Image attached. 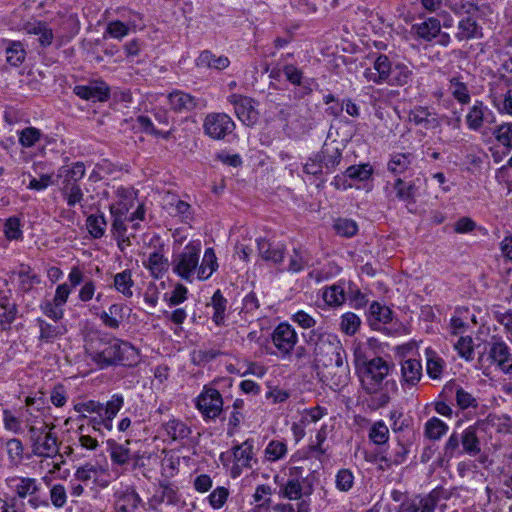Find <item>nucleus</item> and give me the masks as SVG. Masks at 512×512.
Here are the masks:
<instances>
[{
    "label": "nucleus",
    "instance_id": "nucleus-20",
    "mask_svg": "<svg viewBox=\"0 0 512 512\" xmlns=\"http://www.w3.org/2000/svg\"><path fill=\"white\" fill-rule=\"evenodd\" d=\"M393 64L386 55H379L373 64V69L365 70V77L368 81H372L376 84L387 82L392 70Z\"/></svg>",
    "mask_w": 512,
    "mask_h": 512
},
{
    "label": "nucleus",
    "instance_id": "nucleus-26",
    "mask_svg": "<svg viewBox=\"0 0 512 512\" xmlns=\"http://www.w3.org/2000/svg\"><path fill=\"white\" fill-rule=\"evenodd\" d=\"M441 29L440 21L435 17H430L421 23L412 25V32L426 42H431L437 37Z\"/></svg>",
    "mask_w": 512,
    "mask_h": 512
},
{
    "label": "nucleus",
    "instance_id": "nucleus-42",
    "mask_svg": "<svg viewBox=\"0 0 512 512\" xmlns=\"http://www.w3.org/2000/svg\"><path fill=\"white\" fill-rule=\"evenodd\" d=\"M6 61L11 66H19L26 57L24 45L20 41H7L5 46Z\"/></svg>",
    "mask_w": 512,
    "mask_h": 512
},
{
    "label": "nucleus",
    "instance_id": "nucleus-36",
    "mask_svg": "<svg viewBox=\"0 0 512 512\" xmlns=\"http://www.w3.org/2000/svg\"><path fill=\"white\" fill-rule=\"evenodd\" d=\"M144 266L151 272V275L158 279L168 270V259L165 258L159 251L151 253L147 261L143 262Z\"/></svg>",
    "mask_w": 512,
    "mask_h": 512
},
{
    "label": "nucleus",
    "instance_id": "nucleus-12",
    "mask_svg": "<svg viewBox=\"0 0 512 512\" xmlns=\"http://www.w3.org/2000/svg\"><path fill=\"white\" fill-rule=\"evenodd\" d=\"M490 96L494 106L502 114L512 116V81L501 76L490 83Z\"/></svg>",
    "mask_w": 512,
    "mask_h": 512
},
{
    "label": "nucleus",
    "instance_id": "nucleus-24",
    "mask_svg": "<svg viewBox=\"0 0 512 512\" xmlns=\"http://www.w3.org/2000/svg\"><path fill=\"white\" fill-rule=\"evenodd\" d=\"M229 64L228 57L224 55L217 56L210 50H203L195 60V65L198 68L224 70Z\"/></svg>",
    "mask_w": 512,
    "mask_h": 512
},
{
    "label": "nucleus",
    "instance_id": "nucleus-23",
    "mask_svg": "<svg viewBox=\"0 0 512 512\" xmlns=\"http://www.w3.org/2000/svg\"><path fill=\"white\" fill-rule=\"evenodd\" d=\"M422 364L417 359H406L401 363V383L415 386L422 378Z\"/></svg>",
    "mask_w": 512,
    "mask_h": 512
},
{
    "label": "nucleus",
    "instance_id": "nucleus-57",
    "mask_svg": "<svg viewBox=\"0 0 512 512\" xmlns=\"http://www.w3.org/2000/svg\"><path fill=\"white\" fill-rule=\"evenodd\" d=\"M448 431V426L439 418L432 417L425 423L424 433L431 440H438Z\"/></svg>",
    "mask_w": 512,
    "mask_h": 512
},
{
    "label": "nucleus",
    "instance_id": "nucleus-17",
    "mask_svg": "<svg viewBox=\"0 0 512 512\" xmlns=\"http://www.w3.org/2000/svg\"><path fill=\"white\" fill-rule=\"evenodd\" d=\"M484 122H494L493 112L482 101L476 100L466 115L467 126L473 131H478Z\"/></svg>",
    "mask_w": 512,
    "mask_h": 512
},
{
    "label": "nucleus",
    "instance_id": "nucleus-25",
    "mask_svg": "<svg viewBox=\"0 0 512 512\" xmlns=\"http://www.w3.org/2000/svg\"><path fill=\"white\" fill-rule=\"evenodd\" d=\"M24 29L27 34L38 36V42L42 47H48L52 44L54 34L46 22L33 21L25 24Z\"/></svg>",
    "mask_w": 512,
    "mask_h": 512
},
{
    "label": "nucleus",
    "instance_id": "nucleus-15",
    "mask_svg": "<svg viewBox=\"0 0 512 512\" xmlns=\"http://www.w3.org/2000/svg\"><path fill=\"white\" fill-rule=\"evenodd\" d=\"M229 102L234 106L238 119L247 126L254 124L257 120L258 112L254 107V100L250 97L240 94L229 96Z\"/></svg>",
    "mask_w": 512,
    "mask_h": 512
},
{
    "label": "nucleus",
    "instance_id": "nucleus-16",
    "mask_svg": "<svg viewBox=\"0 0 512 512\" xmlns=\"http://www.w3.org/2000/svg\"><path fill=\"white\" fill-rule=\"evenodd\" d=\"M438 502V492L433 490L424 497L416 496L401 502L398 512H433Z\"/></svg>",
    "mask_w": 512,
    "mask_h": 512
},
{
    "label": "nucleus",
    "instance_id": "nucleus-35",
    "mask_svg": "<svg viewBox=\"0 0 512 512\" xmlns=\"http://www.w3.org/2000/svg\"><path fill=\"white\" fill-rule=\"evenodd\" d=\"M393 190L395 191L396 198L400 201L414 203L417 194V187L415 181L406 182L401 178H396L393 183Z\"/></svg>",
    "mask_w": 512,
    "mask_h": 512
},
{
    "label": "nucleus",
    "instance_id": "nucleus-19",
    "mask_svg": "<svg viewBox=\"0 0 512 512\" xmlns=\"http://www.w3.org/2000/svg\"><path fill=\"white\" fill-rule=\"evenodd\" d=\"M127 312H130V309H128L126 305L122 303H114L110 305L107 310L95 314L100 318L105 327L117 330L125 317L129 315Z\"/></svg>",
    "mask_w": 512,
    "mask_h": 512
},
{
    "label": "nucleus",
    "instance_id": "nucleus-31",
    "mask_svg": "<svg viewBox=\"0 0 512 512\" xmlns=\"http://www.w3.org/2000/svg\"><path fill=\"white\" fill-rule=\"evenodd\" d=\"M141 503V498L133 488H126L118 495L116 508L120 512H135Z\"/></svg>",
    "mask_w": 512,
    "mask_h": 512
},
{
    "label": "nucleus",
    "instance_id": "nucleus-30",
    "mask_svg": "<svg viewBox=\"0 0 512 512\" xmlns=\"http://www.w3.org/2000/svg\"><path fill=\"white\" fill-rule=\"evenodd\" d=\"M415 161L413 153H393L387 163V169L395 175L406 172Z\"/></svg>",
    "mask_w": 512,
    "mask_h": 512
},
{
    "label": "nucleus",
    "instance_id": "nucleus-1",
    "mask_svg": "<svg viewBox=\"0 0 512 512\" xmlns=\"http://www.w3.org/2000/svg\"><path fill=\"white\" fill-rule=\"evenodd\" d=\"M84 348L89 359L99 369L113 366L132 367L139 362L138 350L130 342L105 332L90 333Z\"/></svg>",
    "mask_w": 512,
    "mask_h": 512
},
{
    "label": "nucleus",
    "instance_id": "nucleus-48",
    "mask_svg": "<svg viewBox=\"0 0 512 512\" xmlns=\"http://www.w3.org/2000/svg\"><path fill=\"white\" fill-rule=\"evenodd\" d=\"M218 268L217 258L212 248H207L204 252L202 263L198 268V278L200 280L208 279Z\"/></svg>",
    "mask_w": 512,
    "mask_h": 512
},
{
    "label": "nucleus",
    "instance_id": "nucleus-58",
    "mask_svg": "<svg viewBox=\"0 0 512 512\" xmlns=\"http://www.w3.org/2000/svg\"><path fill=\"white\" fill-rule=\"evenodd\" d=\"M373 173L370 164L352 165L345 170V176L356 181H366Z\"/></svg>",
    "mask_w": 512,
    "mask_h": 512
},
{
    "label": "nucleus",
    "instance_id": "nucleus-59",
    "mask_svg": "<svg viewBox=\"0 0 512 512\" xmlns=\"http://www.w3.org/2000/svg\"><path fill=\"white\" fill-rule=\"evenodd\" d=\"M370 440L376 445L385 444L389 439V430L383 421L375 422L369 431Z\"/></svg>",
    "mask_w": 512,
    "mask_h": 512
},
{
    "label": "nucleus",
    "instance_id": "nucleus-29",
    "mask_svg": "<svg viewBox=\"0 0 512 512\" xmlns=\"http://www.w3.org/2000/svg\"><path fill=\"white\" fill-rule=\"evenodd\" d=\"M410 119L416 124L426 129H434L440 126V121L435 113H432L427 107H415L410 112Z\"/></svg>",
    "mask_w": 512,
    "mask_h": 512
},
{
    "label": "nucleus",
    "instance_id": "nucleus-6",
    "mask_svg": "<svg viewBox=\"0 0 512 512\" xmlns=\"http://www.w3.org/2000/svg\"><path fill=\"white\" fill-rule=\"evenodd\" d=\"M28 436L35 456L52 458L58 454L57 437L51 432L45 421H42L38 428L32 427Z\"/></svg>",
    "mask_w": 512,
    "mask_h": 512
},
{
    "label": "nucleus",
    "instance_id": "nucleus-39",
    "mask_svg": "<svg viewBox=\"0 0 512 512\" xmlns=\"http://www.w3.org/2000/svg\"><path fill=\"white\" fill-rule=\"evenodd\" d=\"M448 90L460 104H468L471 100L470 92L466 83L460 76H453L449 79Z\"/></svg>",
    "mask_w": 512,
    "mask_h": 512
},
{
    "label": "nucleus",
    "instance_id": "nucleus-18",
    "mask_svg": "<svg viewBox=\"0 0 512 512\" xmlns=\"http://www.w3.org/2000/svg\"><path fill=\"white\" fill-rule=\"evenodd\" d=\"M259 256L267 262L280 264L283 262L286 247L280 242H271L265 238L256 240Z\"/></svg>",
    "mask_w": 512,
    "mask_h": 512
},
{
    "label": "nucleus",
    "instance_id": "nucleus-34",
    "mask_svg": "<svg viewBox=\"0 0 512 512\" xmlns=\"http://www.w3.org/2000/svg\"><path fill=\"white\" fill-rule=\"evenodd\" d=\"M25 403L26 409L21 412V419L26 424L29 433L32 427L38 428V423L41 425L43 413L38 407H34L36 403L34 398L27 397Z\"/></svg>",
    "mask_w": 512,
    "mask_h": 512
},
{
    "label": "nucleus",
    "instance_id": "nucleus-7",
    "mask_svg": "<svg viewBox=\"0 0 512 512\" xmlns=\"http://www.w3.org/2000/svg\"><path fill=\"white\" fill-rule=\"evenodd\" d=\"M124 405V398L120 394H113L111 399L106 402V410L95 415H79L80 421H85L87 426H91L94 431L104 433L103 430L111 431L113 420Z\"/></svg>",
    "mask_w": 512,
    "mask_h": 512
},
{
    "label": "nucleus",
    "instance_id": "nucleus-13",
    "mask_svg": "<svg viewBox=\"0 0 512 512\" xmlns=\"http://www.w3.org/2000/svg\"><path fill=\"white\" fill-rule=\"evenodd\" d=\"M297 340L295 329L288 323H280L272 333V342L282 356L291 353Z\"/></svg>",
    "mask_w": 512,
    "mask_h": 512
},
{
    "label": "nucleus",
    "instance_id": "nucleus-49",
    "mask_svg": "<svg viewBox=\"0 0 512 512\" xmlns=\"http://www.w3.org/2000/svg\"><path fill=\"white\" fill-rule=\"evenodd\" d=\"M463 452L475 456L480 453V442L473 426L466 428L461 434Z\"/></svg>",
    "mask_w": 512,
    "mask_h": 512
},
{
    "label": "nucleus",
    "instance_id": "nucleus-61",
    "mask_svg": "<svg viewBox=\"0 0 512 512\" xmlns=\"http://www.w3.org/2000/svg\"><path fill=\"white\" fill-rule=\"evenodd\" d=\"M308 266V259L305 257L304 251L300 248H294L293 254L290 256L287 271L291 273H299Z\"/></svg>",
    "mask_w": 512,
    "mask_h": 512
},
{
    "label": "nucleus",
    "instance_id": "nucleus-33",
    "mask_svg": "<svg viewBox=\"0 0 512 512\" xmlns=\"http://www.w3.org/2000/svg\"><path fill=\"white\" fill-rule=\"evenodd\" d=\"M16 275L18 277V289L23 293L31 291L34 285L40 283L39 276L33 272L29 265L21 264Z\"/></svg>",
    "mask_w": 512,
    "mask_h": 512
},
{
    "label": "nucleus",
    "instance_id": "nucleus-4",
    "mask_svg": "<svg viewBox=\"0 0 512 512\" xmlns=\"http://www.w3.org/2000/svg\"><path fill=\"white\" fill-rule=\"evenodd\" d=\"M5 482L8 489L13 493L11 498H18L20 501L28 498V504L34 509L40 506H48L46 500L40 499L41 485L35 478L10 476L6 478Z\"/></svg>",
    "mask_w": 512,
    "mask_h": 512
},
{
    "label": "nucleus",
    "instance_id": "nucleus-3",
    "mask_svg": "<svg viewBox=\"0 0 512 512\" xmlns=\"http://www.w3.org/2000/svg\"><path fill=\"white\" fill-rule=\"evenodd\" d=\"M308 345H313L314 362L317 367H335L341 372H346V352L338 336L332 333L311 330L303 335Z\"/></svg>",
    "mask_w": 512,
    "mask_h": 512
},
{
    "label": "nucleus",
    "instance_id": "nucleus-2",
    "mask_svg": "<svg viewBox=\"0 0 512 512\" xmlns=\"http://www.w3.org/2000/svg\"><path fill=\"white\" fill-rule=\"evenodd\" d=\"M355 363L362 389L367 394L376 396L373 399L374 406L376 408L386 406L391 400L389 389L392 392L397 390L395 380L387 379L393 365L381 357L368 360L361 359L358 355H356Z\"/></svg>",
    "mask_w": 512,
    "mask_h": 512
},
{
    "label": "nucleus",
    "instance_id": "nucleus-32",
    "mask_svg": "<svg viewBox=\"0 0 512 512\" xmlns=\"http://www.w3.org/2000/svg\"><path fill=\"white\" fill-rule=\"evenodd\" d=\"M319 160L322 161L324 167L330 172L335 169L341 162L342 152L333 144L325 143L320 152H318Z\"/></svg>",
    "mask_w": 512,
    "mask_h": 512
},
{
    "label": "nucleus",
    "instance_id": "nucleus-8",
    "mask_svg": "<svg viewBox=\"0 0 512 512\" xmlns=\"http://www.w3.org/2000/svg\"><path fill=\"white\" fill-rule=\"evenodd\" d=\"M200 252V242H189L180 253L173 256V272L182 279L190 281L198 267Z\"/></svg>",
    "mask_w": 512,
    "mask_h": 512
},
{
    "label": "nucleus",
    "instance_id": "nucleus-38",
    "mask_svg": "<svg viewBox=\"0 0 512 512\" xmlns=\"http://www.w3.org/2000/svg\"><path fill=\"white\" fill-rule=\"evenodd\" d=\"M18 142L23 148H32L46 138L44 133L33 126L25 127L17 131Z\"/></svg>",
    "mask_w": 512,
    "mask_h": 512
},
{
    "label": "nucleus",
    "instance_id": "nucleus-46",
    "mask_svg": "<svg viewBox=\"0 0 512 512\" xmlns=\"http://www.w3.org/2000/svg\"><path fill=\"white\" fill-rule=\"evenodd\" d=\"M163 428L166 432V434L172 439V440H182L187 438L191 430L190 428L181 420L179 419H170L168 422L163 424Z\"/></svg>",
    "mask_w": 512,
    "mask_h": 512
},
{
    "label": "nucleus",
    "instance_id": "nucleus-9",
    "mask_svg": "<svg viewBox=\"0 0 512 512\" xmlns=\"http://www.w3.org/2000/svg\"><path fill=\"white\" fill-rule=\"evenodd\" d=\"M223 398L213 383L204 385L196 398V408L205 420H215L223 411Z\"/></svg>",
    "mask_w": 512,
    "mask_h": 512
},
{
    "label": "nucleus",
    "instance_id": "nucleus-14",
    "mask_svg": "<svg viewBox=\"0 0 512 512\" xmlns=\"http://www.w3.org/2000/svg\"><path fill=\"white\" fill-rule=\"evenodd\" d=\"M73 92L81 99L93 102H104L110 97V88L102 80H93L86 85H76Z\"/></svg>",
    "mask_w": 512,
    "mask_h": 512
},
{
    "label": "nucleus",
    "instance_id": "nucleus-63",
    "mask_svg": "<svg viewBox=\"0 0 512 512\" xmlns=\"http://www.w3.org/2000/svg\"><path fill=\"white\" fill-rule=\"evenodd\" d=\"M360 324V318L352 312L345 313L341 317L340 327L347 335H354L360 327Z\"/></svg>",
    "mask_w": 512,
    "mask_h": 512
},
{
    "label": "nucleus",
    "instance_id": "nucleus-47",
    "mask_svg": "<svg viewBox=\"0 0 512 512\" xmlns=\"http://www.w3.org/2000/svg\"><path fill=\"white\" fill-rule=\"evenodd\" d=\"M445 393H455L457 405L461 409H467L469 407H476V399L462 387L455 384H447L444 387Z\"/></svg>",
    "mask_w": 512,
    "mask_h": 512
},
{
    "label": "nucleus",
    "instance_id": "nucleus-43",
    "mask_svg": "<svg viewBox=\"0 0 512 512\" xmlns=\"http://www.w3.org/2000/svg\"><path fill=\"white\" fill-rule=\"evenodd\" d=\"M60 191L69 207L80 204L84 197L79 183L61 182Z\"/></svg>",
    "mask_w": 512,
    "mask_h": 512
},
{
    "label": "nucleus",
    "instance_id": "nucleus-21",
    "mask_svg": "<svg viewBox=\"0 0 512 512\" xmlns=\"http://www.w3.org/2000/svg\"><path fill=\"white\" fill-rule=\"evenodd\" d=\"M168 105L177 113L190 112L197 107L198 99L194 96L175 90L167 95Z\"/></svg>",
    "mask_w": 512,
    "mask_h": 512
},
{
    "label": "nucleus",
    "instance_id": "nucleus-60",
    "mask_svg": "<svg viewBox=\"0 0 512 512\" xmlns=\"http://www.w3.org/2000/svg\"><path fill=\"white\" fill-rule=\"evenodd\" d=\"M454 348L458 352V355L466 361H471L474 358V345L472 337L461 336L454 344Z\"/></svg>",
    "mask_w": 512,
    "mask_h": 512
},
{
    "label": "nucleus",
    "instance_id": "nucleus-55",
    "mask_svg": "<svg viewBox=\"0 0 512 512\" xmlns=\"http://www.w3.org/2000/svg\"><path fill=\"white\" fill-rule=\"evenodd\" d=\"M288 452L287 445L280 440H272L264 450V458L268 462H275L283 459Z\"/></svg>",
    "mask_w": 512,
    "mask_h": 512
},
{
    "label": "nucleus",
    "instance_id": "nucleus-28",
    "mask_svg": "<svg viewBox=\"0 0 512 512\" xmlns=\"http://www.w3.org/2000/svg\"><path fill=\"white\" fill-rule=\"evenodd\" d=\"M227 299L220 289L216 290L207 306L213 309L212 321L216 326H224L226 321Z\"/></svg>",
    "mask_w": 512,
    "mask_h": 512
},
{
    "label": "nucleus",
    "instance_id": "nucleus-64",
    "mask_svg": "<svg viewBox=\"0 0 512 512\" xmlns=\"http://www.w3.org/2000/svg\"><path fill=\"white\" fill-rule=\"evenodd\" d=\"M493 134L500 144L509 149L512 148V124L504 123L498 126Z\"/></svg>",
    "mask_w": 512,
    "mask_h": 512
},
{
    "label": "nucleus",
    "instance_id": "nucleus-53",
    "mask_svg": "<svg viewBox=\"0 0 512 512\" xmlns=\"http://www.w3.org/2000/svg\"><path fill=\"white\" fill-rule=\"evenodd\" d=\"M480 28L475 20L467 17L458 23L456 38L460 41L476 38L480 35Z\"/></svg>",
    "mask_w": 512,
    "mask_h": 512
},
{
    "label": "nucleus",
    "instance_id": "nucleus-5",
    "mask_svg": "<svg viewBox=\"0 0 512 512\" xmlns=\"http://www.w3.org/2000/svg\"><path fill=\"white\" fill-rule=\"evenodd\" d=\"M313 492V484L304 475V468L293 466L289 468L288 479L279 484V496L289 500H301L303 496H309Z\"/></svg>",
    "mask_w": 512,
    "mask_h": 512
},
{
    "label": "nucleus",
    "instance_id": "nucleus-62",
    "mask_svg": "<svg viewBox=\"0 0 512 512\" xmlns=\"http://www.w3.org/2000/svg\"><path fill=\"white\" fill-rule=\"evenodd\" d=\"M369 313L373 320L379 323H389L392 320V311L389 307L378 302H373L369 307Z\"/></svg>",
    "mask_w": 512,
    "mask_h": 512
},
{
    "label": "nucleus",
    "instance_id": "nucleus-45",
    "mask_svg": "<svg viewBox=\"0 0 512 512\" xmlns=\"http://www.w3.org/2000/svg\"><path fill=\"white\" fill-rule=\"evenodd\" d=\"M85 171L83 162H75L71 166L61 167L58 176L62 178V182L79 183L85 176Z\"/></svg>",
    "mask_w": 512,
    "mask_h": 512
},
{
    "label": "nucleus",
    "instance_id": "nucleus-22",
    "mask_svg": "<svg viewBox=\"0 0 512 512\" xmlns=\"http://www.w3.org/2000/svg\"><path fill=\"white\" fill-rule=\"evenodd\" d=\"M129 444L130 441H126L121 444L113 439L107 440V451L109 452L113 464L125 466L128 465L131 460L137 458V456L129 449Z\"/></svg>",
    "mask_w": 512,
    "mask_h": 512
},
{
    "label": "nucleus",
    "instance_id": "nucleus-11",
    "mask_svg": "<svg viewBox=\"0 0 512 512\" xmlns=\"http://www.w3.org/2000/svg\"><path fill=\"white\" fill-rule=\"evenodd\" d=\"M487 360L501 372L512 377V353L508 344L493 336L487 343Z\"/></svg>",
    "mask_w": 512,
    "mask_h": 512
},
{
    "label": "nucleus",
    "instance_id": "nucleus-44",
    "mask_svg": "<svg viewBox=\"0 0 512 512\" xmlns=\"http://www.w3.org/2000/svg\"><path fill=\"white\" fill-rule=\"evenodd\" d=\"M113 286L126 298H131L133 296V286L134 281L132 279V273L130 270L126 269L120 273L114 275Z\"/></svg>",
    "mask_w": 512,
    "mask_h": 512
},
{
    "label": "nucleus",
    "instance_id": "nucleus-27",
    "mask_svg": "<svg viewBox=\"0 0 512 512\" xmlns=\"http://www.w3.org/2000/svg\"><path fill=\"white\" fill-rule=\"evenodd\" d=\"M283 74L286 80L294 86L301 87L303 95H309L312 92L310 79L304 77L302 70L293 64L283 66Z\"/></svg>",
    "mask_w": 512,
    "mask_h": 512
},
{
    "label": "nucleus",
    "instance_id": "nucleus-56",
    "mask_svg": "<svg viewBox=\"0 0 512 512\" xmlns=\"http://www.w3.org/2000/svg\"><path fill=\"white\" fill-rule=\"evenodd\" d=\"M327 435V426L324 425L318 430L315 441H312L308 446L311 457L320 460L321 457L326 454L327 448L324 446V443L327 439Z\"/></svg>",
    "mask_w": 512,
    "mask_h": 512
},
{
    "label": "nucleus",
    "instance_id": "nucleus-52",
    "mask_svg": "<svg viewBox=\"0 0 512 512\" xmlns=\"http://www.w3.org/2000/svg\"><path fill=\"white\" fill-rule=\"evenodd\" d=\"M322 297L329 306H340L346 300L343 284H333L325 288Z\"/></svg>",
    "mask_w": 512,
    "mask_h": 512
},
{
    "label": "nucleus",
    "instance_id": "nucleus-50",
    "mask_svg": "<svg viewBox=\"0 0 512 512\" xmlns=\"http://www.w3.org/2000/svg\"><path fill=\"white\" fill-rule=\"evenodd\" d=\"M86 227L93 238L99 239L103 237L107 227V221L104 214L99 213L89 215L86 219Z\"/></svg>",
    "mask_w": 512,
    "mask_h": 512
},
{
    "label": "nucleus",
    "instance_id": "nucleus-40",
    "mask_svg": "<svg viewBox=\"0 0 512 512\" xmlns=\"http://www.w3.org/2000/svg\"><path fill=\"white\" fill-rule=\"evenodd\" d=\"M413 76L412 70L404 63H395L386 83L394 86L407 85Z\"/></svg>",
    "mask_w": 512,
    "mask_h": 512
},
{
    "label": "nucleus",
    "instance_id": "nucleus-10",
    "mask_svg": "<svg viewBox=\"0 0 512 512\" xmlns=\"http://www.w3.org/2000/svg\"><path fill=\"white\" fill-rule=\"evenodd\" d=\"M235 122L226 113L213 112L206 115L203 121V131L213 140H223L235 130Z\"/></svg>",
    "mask_w": 512,
    "mask_h": 512
},
{
    "label": "nucleus",
    "instance_id": "nucleus-41",
    "mask_svg": "<svg viewBox=\"0 0 512 512\" xmlns=\"http://www.w3.org/2000/svg\"><path fill=\"white\" fill-rule=\"evenodd\" d=\"M253 448V440L251 439H247L242 444L234 447L233 456L236 462L243 467L252 468Z\"/></svg>",
    "mask_w": 512,
    "mask_h": 512
},
{
    "label": "nucleus",
    "instance_id": "nucleus-37",
    "mask_svg": "<svg viewBox=\"0 0 512 512\" xmlns=\"http://www.w3.org/2000/svg\"><path fill=\"white\" fill-rule=\"evenodd\" d=\"M425 356L428 376L432 379H440L444 371L445 361L432 348H426Z\"/></svg>",
    "mask_w": 512,
    "mask_h": 512
},
{
    "label": "nucleus",
    "instance_id": "nucleus-54",
    "mask_svg": "<svg viewBox=\"0 0 512 512\" xmlns=\"http://www.w3.org/2000/svg\"><path fill=\"white\" fill-rule=\"evenodd\" d=\"M37 323L40 329V341L50 343L64 333V330L60 326L50 324L42 318H38Z\"/></svg>",
    "mask_w": 512,
    "mask_h": 512
},
{
    "label": "nucleus",
    "instance_id": "nucleus-51",
    "mask_svg": "<svg viewBox=\"0 0 512 512\" xmlns=\"http://www.w3.org/2000/svg\"><path fill=\"white\" fill-rule=\"evenodd\" d=\"M273 490L271 486L267 484L258 485L253 494V500L256 503L255 510L261 512L267 510L272 502L271 495Z\"/></svg>",
    "mask_w": 512,
    "mask_h": 512
}]
</instances>
